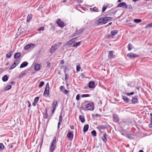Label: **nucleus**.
<instances>
[{"label":"nucleus","instance_id":"27","mask_svg":"<svg viewBox=\"0 0 152 152\" xmlns=\"http://www.w3.org/2000/svg\"><path fill=\"white\" fill-rule=\"evenodd\" d=\"M118 32V31L117 30H113L111 32V35L112 36L115 35Z\"/></svg>","mask_w":152,"mask_h":152},{"label":"nucleus","instance_id":"43","mask_svg":"<svg viewBox=\"0 0 152 152\" xmlns=\"http://www.w3.org/2000/svg\"><path fill=\"white\" fill-rule=\"evenodd\" d=\"M16 66V65H15V64H14V63H13V64L10 66V69H13Z\"/></svg>","mask_w":152,"mask_h":152},{"label":"nucleus","instance_id":"14","mask_svg":"<svg viewBox=\"0 0 152 152\" xmlns=\"http://www.w3.org/2000/svg\"><path fill=\"white\" fill-rule=\"evenodd\" d=\"M95 82H94L90 81L88 84V86L90 88H93L94 87Z\"/></svg>","mask_w":152,"mask_h":152},{"label":"nucleus","instance_id":"13","mask_svg":"<svg viewBox=\"0 0 152 152\" xmlns=\"http://www.w3.org/2000/svg\"><path fill=\"white\" fill-rule=\"evenodd\" d=\"M97 128L99 129V130L100 131L101 130L105 129L106 128V127L104 125H100L98 126Z\"/></svg>","mask_w":152,"mask_h":152},{"label":"nucleus","instance_id":"5","mask_svg":"<svg viewBox=\"0 0 152 152\" xmlns=\"http://www.w3.org/2000/svg\"><path fill=\"white\" fill-rule=\"evenodd\" d=\"M122 134L129 139H135L136 137L133 134Z\"/></svg>","mask_w":152,"mask_h":152},{"label":"nucleus","instance_id":"31","mask_svg":"<svg viewBox=\"0 0 152 152\" xmlns=\"http://www.w3.org/2000/svg\"><path fill=\"white\" fill-rule=\"evenodd\" d=\"M11 88V85H9L4 88V90L5 91H7V90L10 89Z\"/></svg>","mask_w":152,"mask_h":152},{"label":"nucleus","instance_id":"16","mask_svg":"<svg viewBox=\"0 0 152 152\" xmlns=\"http://www.w3.org/2000/svg\"><path fill=\"white\" fill-rule=\"evenodd\" d=\"M138 100L136 97L132 98V104H135L138 103Z\"/></svg>","mask_w":152,"mask_h":152},{"label":"nucleus","instance_id":"19","mask_svg":"<svg viewBox=\"0 0 152 152\" xmlns=\"http://www.w3.org/2000/svg\"><path fill=\"white\" fill-rule=\"evenodd\" d=\"M21 56V54L20 53H16L14 55V58H19Z\"/></svg>","mask_w":152,"mask_h":152},{"label":"nucleus","instance_id":"62","mask_svg":"<svg viewBox=\"0 0 152 152\" xmlns=\"http://www.w3.org/2000/svg\"><path fill=\"white\" fill-rule=\"evenodd\" d=\"M91 133H96V131L94 130L91 132Z\"/></svg>","mask_w":152,"mask_h":152},{"label":"nucleus","instance_id":"53","mask_svg":"<svg viewBox=\"0 0 152 152\" xmlns=\"http://www.w3.org/2000/svg\"><path fill=\"white\" fill-rule=\"evenodd\" d=\"M127 7L129 9H131L132 8V7L130 5H127Z\"/></svg>","mask_w":152,"mask_h":152},{"label":"nucleus","instance_id":"51","mask_svg":"<svg viewBox=\"0 0 152 152\" xmlns=\"http://www.w3.org/2000/svg\"><path fill=\"white\" fill-rule=\"evenodd\" d=\"M64 86H60V90L61 91H63V90L64 89Z\"/></svg>","mask_w":152,"mask_h":152},{"label":"nucleus","instance_id":"39","mask_svg":"<svg viewBox=\"0 0 152 152\" xmlns=\"http://www.w3.org/2000/svg\"><path fill=\"white\" fill-rule=\"evenodd\" d=\"M41 136H42V139H41V143L40 144V148H41V147L42 146V143L43 142V140H44V135L43 134L41 135Z\"/></svg>","mask_w":152,"mask_h":152},{"label":"nucleus","instance_id":"36","mask_svg":"<svg viewBox=\"0 0 152 152\" xmlns=\"http://www.w3.org/2000/svg\"><path fill=\"white\" fill-rule=\"evenodd\" d=\"M4 147V145L2 143H0V150H3Z\"/></svg>","mask_w":152,"mask_h":152},{"label":"nucleus","instance_id":"48","mask_svg":"<svg viewBox=\"0 0 152 152\" xmlns=\"http://www.w3.org/2000/svg\"><path fill=\"white\" fill-rule=\"evenodd\" d=\"M134 94V92H131L130 93H127L126 95L128 96H130V95H133Z\"/></svg>","mask_w":152,"mask_h":152},{"label":"nucleus","instance_id":"3","mask_svg":"<svg viewBox=\"0 0 152 152\" xmlns=\"http://www.w3.org/2000/svg\"><path fill=\"white\" fill-rule=\"evenodd\" d=\"M49 86L48 83H47L46 85V87L45 88V91L43 94L44 96L48 97L49 94Z\"/></svg>","mask_w":152,"mask_h":152},{"label":"nucleus","instance_id":"63","mask_svg":"<svg viewBox=\"0 0 152 152\" xmlns=\"http://www.w3.org/2000/svg\"><path fill=\"white\" fill-rule=\"evenodd\" d=\"M64 63V61L63 60H61V64H63Z\"/></svg>","mask_w":152,"mask_h":152},{"label":"nucleus","instance_id":"57","mask_svg":"<svg viewBox=\"0 0 152 152\" xmlns=\"http://www.w3.org/2000/svg\"><path fill=\"white\" fill-rule=\"evenodd\" d=\"M27 102L28 103V107H30L31 106V104L30 102L29 101H27Z\"/></svg>","mask_w":152,"mask_h":152},{"label":"nucleus","instance_id":"50","mask_svg":"<svg viewBox=\"0 0 152 152\" xmlns=\"http://www.w3.org/2000/svg\"><path fill=\"white\" fill-rule=\"evenodd\" d=\"M107 7H105L104 6L102 8V12H104L105 11V10L107 8Z\"/></svg>","mask_w":152,"mask_h":152},{"label":"nucleus","instance_id":"9","mask_svg":"<svg viewBox=\"0 0 152 152\" xmlns=\"http://www.w3.org/2000/svg\"><path fill=\"white\" fill-rule=\"evenodd\" d=\"M56 23L58 25V26L61 27H64L65 24L64 23L61 21L60 19H58L56 22Z\"/></svg>","mask_w":152,"mask_h":152},{"label":"nucleus","instance_id":"17","mask_svg":"<svg viewBox=\"0 0 152 152\" xmlns=\"http://www.w3.org/2000/svg\"><path fill=\"white\" fill-rule=\"evenodd\" d=\"M28 64L27 62L26 61H24L20 65V68H22L26 66Z\"/></svg>","mask_w":152,"mask_h":152},{"label":"nucleus","instance_id":"35","mask_svg":"<svg viewBox=\"0 0 152 152\" xmlns=\"http://www.w3.org/2000/svg\"><path fill=\"white\" fill-rule=\"evenodd\" d=\"M90 10L91 11H95L98 10V8L96 7H94L93 8H90Z\"/></svg>","mask_w":152,"mask_h":152},{"label":"nucleus","instance_id":"60","mask_svg":"<svg viewBox=\"0 0 152 152\" xmlns=\"http://www.w3.org/2000/svg\"><path fill=\"white\" fill-rule=\"evenodd\" d=\"M94 137H95L96 135V134H91Z\"/></svg>","mask_w":152,"mask_h":152},{"label":"nucleus","instance_id":"38","mask_svg":"<svg viewBox=\"0 0 152 152\" xmlns=\"http://www.w3.org/2000/svg\"><path fill=\"white\" fill-rule=\"evenodd\" d=\"M26 74V73H21L20 74L19 76V78L22 77Z\"/></svg>","mask_w":152,"mask_h":152},{"label":"nucleus","instance_id":"45","mask_svg":"<svg viewBox=\"0 0 152 152\" xmlns=\"http://www.w3.org/2000/svg\"><path fill=\"white\" fill-rule=\"evenodd\" d=\"M89 95L88 94H84L82 95L81 97H87L89 96Z\"/></svg>","mask_w":152,"mask_h":152},{"label":"nucleus","instance_id":"28","mask_svg":"<svg viewBox=\"0 0 152 152\" xmlns=\"http://www.w3.org/2000/svg\"><path fill=\"white\" fill-rule=\"evenodd\" d=\"M32 15L31 14L28 15L27 19V21L28 22H29L32 18Z\"/></svg>","mask_w":152,"mask_h":152},{"label":"nucleus","instance_id":"24","mask_svg":"<svg viewBox=\"0 0 152 152\" xmlns=\"http://www.w3.org/2000/svg\"><path fill=\"white\" fill-rule=\"evenodd\" d=\"M40 68V65L39 64H35L34 69L36 70H38Z\"/></svg>","mask_w":152,"mask_h":152},{"label":"nucleus","instance_id":"64","mask_svg":"<svg viewBox=\"0 0 152 152\" xmlns=\"http://www.w3.org/2000/svg\"><path fill=\"white\" fill-rule=\"evenodd\" d=\"M15 83V82L14 81H12L11 82V84H14Z\"/></svg>","mask_w":152,"mask_h":152},{"label":"nucleus","instance_id":"11","mask_svg":"<svg viewBox=\"0 0 152 152\" xmlns=\"http://www.w3.org/2000/svg\"><path fill=\"white\" fill-rule=\"evenodd\" d=\"M113 121L115 122H118L119 121V119L118 115L114 114L113 115Z\"/></svg>","mask_w":152,"mask_h":152},{"label":"nucleus","instance_id":"26","mask_svg":"<svg viewBox=\"0 0 152 152\" xmlns=\"http://www.w3.org/2000/svg\"><path fill=\"white\" fill-rule=\"evenodd\" d=\"M62 116L61 114L59 116V121L58 123V128L59 127V125L61 124V123L62 122Z\"/></svg>","mask_w":152,"mask_h":152},{"label":"nucleus","instance_id":"30","mask_svg":"<svg viewBox=\"0 0 152 152\" xmlns=\"http://www.w3.org/2000/svg\"><path fill=\"white\" fill-rule=\"evenodd\" d=\"M113 51H109V57L111 58H113Z\"/></svg>","mask_w":152,"mask_h":152},{"label":"nucleus","instance_id":"32","mask_svg":"<svg viewBox=\"0 0 152 152\" xmlns=\"http://www.w3.org/2000/svg\"><path fill=\"white\" fill-rule=\"evenodd\" d=\"M57 101L56 100H54L53 102V108L55 107V108H56V106L57 105Z\"/></svg>","mask_w":152,"mask_h":152},{"label":"nucleus","instance_id":"42","mask_svg":"<svg viewBox=\"0 0 152 152\" xmlns=\"http://www.w3.org/2000/svg\"><path fill=\"white\" fill-rule=\"evenodd\" d=\"M19 63V60H16L14 63L16 65V66H17V65Z\"/></svg>","mask_w":152,"mask_h":152},{"label":"nucleus","instance_id":"12","mask_svg":"<svg viewBox=\"0 0 152 152\" xmlns=\"http://www.w3.org/2000/svg\"><path fill=\"white\" fill-rule=\"evenodd\" d=\"M84 30V29L83 28L80 29V30H79L78 31H76V34H73V36H74L77 35H78L79 34L81 33Z\"/></svg>","mask_w":152,"mask_h":152},{"label":"nucleus","instance_id":"59","mask_svg":"<svg viewBox=\"0 0 152 152\" xmlns=\"http://www.w3.org/2000/svg\"><path fill=\"white\" fill-rule=\"evenodd\" d=\"M46 63L47 64V66L48 67H49V66L50 64V63H49V62L48 61H47V62H46Z\"/></svg>","mask_w":152,"mask_h":152},{"label":"nucleus","instance_id":"10","mask_svg":"<svg viewBox=\"0 0 152 152\" xmlns=\"http://www.w3.org/2000/svg\"><path fill=\"white\" fill-rule=\"evenodd\" d=\"M127 55L128 57L130 58H134L138 57V56L137 55L132 53L127 54Z\"/></svg>","mask_w":152,"mask_h":152},{"label":"nucleus","instance_id":"61","mask_svg":"<svg viewBox=\"0 0 152 152\" xmlns=\"http://www.w3.org/2000/svg\"><path fill=\"white\" fill-rule=\"evenodd\" d=\"M61 42H60L58 43L57 45H58V46H59L61 44Z\"/></svg>","mask_w":152,"mask_h":152},{"label":"nucleus","instance_id":"56","mask_svg":"<svg viewBox=\"0 0 152 152\" xmlns=\"http://www.w3.org/2000/svg\"><path fill=\"white\" fill-rule=\"evenodd\" d=\"M56 108L54 107V108H53V110H52V113H54V112L56 110Z\"/></svg>","mask_w":152,"mask_h":152},{"label":"nucleus","instance_id":"4","mask_svg":"<svg viewBox=\"0 0 152 152\" xmlns=\"http://www.w3.org/2000/svg\"><path fill=\"white\" fill-rule=\"evenodd\" d=\"M85 109L87 110H91L93 111L94 110V103H91L86 104Z\"/></svg>","mask_w":152,"mask_h":152},{"label":"nucleus","instance_id":"7","mask_svg":"<svg viewBox=\"0 0 152 152\" xmlns=\"http://www.w3.org/2000/svg\"><path fill=\"white\" fill-rule=\"evenodd\" d=\"M117 7H121L124 8H127V5L126 3L122 2L118 4Z\"/></svg>","mask_w":152,"mask_h":152},{"label":"nucleus","instance_id":"20","mask_svg":"<svg viewBox=\"0 0 152 152\" xmlns=\"http://www.w3.org/2000/svg\"><path fill=\"white\" fill-rule=\"evenodd\" d=\"M82 41H80L78 42H75V44L73 45L72 46L73 47H75L78 46L81 44Z\"/></svg>","mask_w":152,"mask_h":152},{"label":"nucleus","instance_id":"37","mask_svg":"<svg viewBox=\"0 0 152 152\" xmlns=\"http://www.w3.org/2000/svg\"><path fill=\"white\" fill-rule=\"evenodd\" d=\"M150 27H152V23L147 24L145 26V28H148Z\"/></svg>","mask_w":152,"mask_h":152},{"label":"nucleus","instance_id":"2","mask_svg":"<svg viewBox=\"0 0 152 152\" xmlns=\"http://www.w3.org/2000/svg\"><path fill=\"white\" fill-rule=\"evenodd\" d=\"M56 140V137H54L50 146V152H53L55 148Z\"/></svg>","mask_w":152,"mask_h":152},{"label":"nucleus","instance_id":"41","mask_svg":"<svg viewBox=\"0 0 152 152\" xmlns=\"http://www.w3.org/2000/svg\"><path fill=\"white\" fill-rule=\"evenodd\" d=\"M44 82H41L39 83V88H41L44 84Z\"/></svg>","mask_w":152,"mask_h":152},{"label":"nucleus","instance_id":"18","mask_svg":"<svg viewBox=\"0 0 152 152\" xmlns=\"http://www.w3.org/2000/svg\"><path fill=\"white\" fill-rule=\"evenodd\" d=\"M107 135L106 134H104L103 135V136L102 138V139L104 142H106L107 140L106 137Z\"/></svg>","mask_w":152,"mask_h":152},{"label":"nucleus","instance_id":"8","mask_svg":"<svg viewBox=\"0 0 152 152\" xmlns=\"http://www.w3.org/2000/svg\"><path fill=\"white\" fill-rule=\"evenodd\" d=\"M57 48V44H55L51 46L50 52L51 53H53L56 50Z\"/></svg>","mask_w":152,"mask_h":152},{"label":"nucleus","instance_id":"47","mask_svg":"<svg viewBox=\"0 0 152 152\" xmlns=\"http://www.w3.org/2000/svg\"><path fill=\"white\" fill-rule=\"evenodd\" d=\"M44 30V28L43 27H41L40 28H39L38 31H43Z\"/></svg>","mask_w":152,"mask_h":152},{"label":"nucleus","instance_id":"44","mask_svg":"<svg viewBox=\"0 0 152 152\" xmlns=\"http://www.w3.org/2000/svg\"><path fill=\"white\" fill-rule=\"evenodd\" d=\"M48 117V114L47 113V110L46 111L45 113L43 115V118H46Z\"/></svg>","mask_w":152,"mask_h":152},{"label":"nucleus","instance_id":"46","mask_svg":"<svg viewBox=\"0 0 152 152\" xmlns=\"http://www.w3.org/2000/svg\"><path fill=\"white\" fill-rule=\"evenodd\" d=\"M80 68H81L80 67V66H77L76 69H77V71H80Z\"/></svg>","mask_w":152,"mask_h":152},{"label":"nucleus","instance_id":"49","mask_svg":"<svg viewBox=\"0 0 152 152\" xmlns=\"http://www.w3.org/2000/svg\"><path fill=\"white\" fill-rule=\"evenodd\" d=\"M80 99V96L79 94H77L76 97V99L77 100H79Z\"/></svg>","mask_w":152,"mask_h":152},{"label":"nucleus","instance_id":"6","mask_svg":"<svg viewBox=\"0 0 152 152\" xmlns=\"http://www.w3.org/2000/svg\"><path fill=\"white\" fill-rule=\"evenodd\" d=\"M35 45L34 44L30 43L26 45L24 49L25 50H27L29 49H32L35 47Z\"/></svg>","mask_w":152,"mask_h":152},{"label":"nucleus","instance_id":"54","mask_svg":"<svg viewBox=\"0 0 152 152\" xmlns=\"http://www.w3.org/2000/svg\"><path fill=\"white\" fill-rule=\"evenodd\" d=\"M73 43V42L72 41V40H70L68 42V44L69 45Z\"/></svg>","mask_w":152,"mask_h":152},{"label":"nucleus","instance_id":"40","mask_svg":"<svg viewBox=\"0 0 152 152\" xmlns=\"http://www.w3.org/2000/svg\"><path fill=\"white\" fill-rule=\"evenodd\" d=\"M132 45L130 43L129 44V45H128V50H130L132 48Z\"/></svg>","mask_w":152,"mask_h":152},{"label":"nucleus","instance_id":"25","mask_svg":"<svg viewBox=\"0 0 152 152\" xmlns=\"http://www.w3.org/2000/svg\"><path fill=\"white\" fill-rule=\"evenodd\" d=\"M13 51H10L9 52L7 53L6 55V56L7 58H10L12 55Z\"/></svg>","mask_w":152,"mask_h":152},{"label":"nucleus","instance_id":"15","mask_svg":"<svg viewBox=\"0 0 152 152\" xmlns=\"http://www.w3.org/2000/svg\"><path fill=\"white\" fill-rule=\"evenodd\" d=\"M67 136L68 137V139L71 141L73 139V134H67Z\"/></svg>","mask_w":152,"mask_h":152},{"label":"nucleus","instance_id":"1","mask_svg":"<svg viewBox=\"0 0 152 152\" xmlns=\"http://www.w3.org/2000/svg\"><path fill=\"white\" fill-rule=\"evenodd\" d=\"M112 19V18L110 17H102L97 20L96 22L99 24L102 25L105 24L108 20H110Z\"/></svg>","mask_w":152,"mask_h":152},{"label":"nucleus","instance_id":"23","mask_svg":"<svg viewBox=\"0 0 152 152\" xmlns=\"http://www.w3.org/2000/svg\"><path fill=\"white\" fill-rule=\"evenodd\" d=\"M88 127L89 126L88 124H86L84 126L83 130L84 132H86L88 130Z\"/></svg>","mask_w":152,"mask_h":152},{"label":"nucleus","instance_id":"58","mask_svg":"<svg viewBox=\"0 0 152 152\" xmlns=\"http://www.w3.org/2000/svg\"><path fill=\"white\" fill-rule=\"evenodd\" d=\"M149 127L150 128L152 127V122H151V123L149 124Z\"/></svg>","mask_w":152,"mask_h":152},{"label":"nucleus","instance_id":"55","mask_svg":"<svg viewBox=\"0 0 152 152\" xmlns=\"http://www.w3.org/2000/svg\"><path fill=\"white\" fill-rule=\"evenodd\" d=\"M63 92L64 94H66L68 92V91L67 90H65Z\"/></svg>","mask_w":152,"mask_h":152},{"label":"nucleus","instance_id":"52","mask_svg":"<svg viewBox=\"0 0 152 152\" xmlns=\"http://www.w3.org/2000/svg\"><path fill=\"white\" fill-rule=\"evenodd\" d=\"M77 39V37H75V38H73L71 40H72V42H75Z\"/></svg>","mask_w":152,"mask_h":152},{"label":"nucleus","instance_id":"34","mask_svg":"<svg viewBox=\"0 0 152 152\" xmlns=\"http://www.w3.org/2000/svg\"><path fill=\"white\" fill-rule=\"evenodd\" d=\"M134 21L136 23H138L141 22V20L140 19H135L134 20Z\"/></svg>","mask_w":152,"mask_h":152},{"label":"nucleus","instance_id":"21","mask_svg":"<svg viewBox=\"0 0 152 152\" xmlns=\"http://www.w3.org/2000/svg\"><path fill=\"white\" fill-rule=\"evenodd\" d=\"M39 99V98L38 97H36L34 100V102L33 103L32 105L34 106H35Z\"/></svg>","mask_w":152,"mask_h":152},{"label":"nucleus","instance_id":"29","mask_svg":"<svg viewBox=\"0 0 152 152\" xmlns=\"http://www.w3.org/2000/svg\"><path fill=\"white\" fill-rule=\"evenodd\" d=\"M8 77L6 75H4L2 78L3 81L4 82L7 81L8 80Z\"/></svg>","mask_w":152,"mask_h":152},{"label":"nucleus","instance_id":"33","mask_svg":"<svg viewBox=\"0 0 152 152\" xmlns=\"http://www.w3.org/2000/svg\"><path fill=\"white\" fill-rule=\"evenodd\" d=\"M123 96L124 100L126 102H128L129 101V99L126 96Z\"/></svg>","mask_w":152,"mask_h":152},{"label":"nucleus","instance_id":"22","mask_svg":"<svg viewBox=\"0 0 152 152\" xmlns=\"http://www.w3.org/2000/svg\"><path fill=\"white\" fill-rule=\"evenodd\" d=\"M79 117L82 123H83L85 121V119L84 116L81 115H79Z\"/></svg>","mask_w":152,"mask_h":152}]
</instances>
